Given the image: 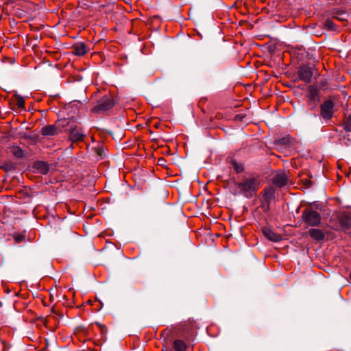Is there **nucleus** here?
<instances>
[{
	"instance_id": "f257e3e1",
	"label": "nucleus",
	"mask_w": 351,
	"mask_h": 351,
	"mask_svg": "<svg viewBox=\"0 0 351 351\" xmlns=\"http://www.w3.org/2000/svg\"><path fill=\"white\" fill-rule=\"evenodd\" d=\"M237 188L247 198L252 197L259 186L257 178H250L237 184Z\"/></svg>"
},
{
	"instance_id": "f03ea898",
	"label": "nucleus",
	"mask_w": 351,
	"mask_h": 351,
	"mask_svg": "<svg viewBox=\"0 0 351 351\" xmlns=\"http://www.w3.org/2000/svg\"><path fill=\"white\" fill-rule=\"evenodd\" d=\"M302 217L304 222L310 226H317L321 222L319 213L310 208L302 212Z\"/></svg>"
},
{
	"instance_id": "7ed1b4c3",
	"label": "nucleus",
	"mask_w": 351,
	"mask_h": 351,
	"mask_svg": "<svg viewBox=\"0 0 351 351\" xmlns=\"http://www.w3.org/2000/svg\"><path fill=\"white\" fill-rule=\"evenodd\" d=\"M114 103L111 96L103 97L93 107L92 111L94 112H104L109 110L114 106Z\"/></svg>"
},
{
	"instance_id": "20e7f679",
	"label": "nucleus",
	"mask_w": 351,
	"mask_h": 351,
	"mask_svg": "<svg viewBox=\"0 0 351 351\" xmlns=\"http://www.w3.org/2000/svg\"><path fill=\"white\" fill-rule=\"evenodd\" d=\"M298 74L300 80L304 81L306 83H308L311 80L313 71L311 67L303 64L299 67Z\"/></svg>"
},
{
	"instance_id": "39448f33",
	"label": "nucleus",
	"mask_w": 351,
	"mask_h": 351,
	"mask_svg": "<svg viewBox=\"0 0 351 351\" xmlns=\"http://www.w3.org/2000/svg\"><path fill=\"white\" fill-rule=\"evenodd\" d=\"M334 104L330 100L324 101L321 106V116L325 120H329L332 117Z\"/></svg>"
},
{
	"instance_id": "423d86ee",
	"label": "nucleus",
	"mask_w": 351,
	"mask_h": 351,
	"mask_svg": "<svg viewBox=\"0 0 351 351\" xmlns=\"http://www.w3.org/2000/svg\"><path fill=\"white\" fill-rule=\"evenodd\" d=\"M294 139L292 138L290 135H287L274 142V144L277 149H282L289 148L293 145Z\"/></svg>"
},
{
	"instance_id": "0eeeda50",
	"label": "nucleus",
	"mask_w": 351,
	"mask_h": 351,
	"mask_svg": "<svg viewBox=\"0 0 351 351\" xmlns=\"http://www.w3.org/2000/svg\"><path fill=\"white\" fill-rule=\"evenodd\" d=\"M69 138L72 141H82L84 134L81 128L75 126L70 130Z\"/></svg>"
},
{
	"instance_id": "6e6552de",
	"label": "nucleus",
	"mask_w": 351,
	"mask_h": 351,
	"mask_svg": "<svg viewBox=\"0 0 351 351\" xmlns=\"http://www.w3.org/2000/svg\"><path fill=\"white\" fill-rule=\"evenodd\" d=\"M288 182V177L287 174L284 172H280L277 173L274 179L273 183L278 187H282L285 186Z\"/></svg>"
},
{
	"instance_id": "1a4fd4ad",
	"label": "nucleus",
	"mask_w": 351,
	"mask_h": 351,
	"mask_svg": "<svg viewBox=\"0 0 351 351\" xmlns=\"http://www.w3.org/2000/svg\"><path fill=\"white\" fill-rule=\"evenodd\" d=\"M339 222L341 228L345 231L351 228V217L346 213H342L339 216Z\"/></svg>"
},
{
	"instance_id": "9d476101",
	"label": "nucleus",
	"mask_w": 351,
	"mask_h": 351,
	"mask_svg": "<svg viewBox=\"0 0 351 351\" xmlns=\"http://www.w3.org/2000/svg\"><path fill=\"white\" fill-rule=\"evenodd\" d=\"M72 53L78 56H82L87 53V48L84 43H77L73 45Z\"/></svg>"
},
{
	"instance_id": "9b49d317",
	"label": "nucleus",
	"mask_w": 351,
	"mask_h": 351,
	"mask_svg": "<svg viewBox=\"0 0 351 351\" xmlns=\"http://www.w3.org/2000/svg\"><path fill=\"white\" fill-rule=\"evenodd\" d=\"M263 232L267 239L274 242L279 241L282 239L280 234L275 233L269 228H264Z\"/></svg>"
},
{
	"instance_id": "f8f14e48",
	"label": "nucleus",
	"mask_w": 351,
	"mask_h": 351,
	"mask_svg": "<svg viewBox=\"0 0 351 351\" xmlns=\"http://www.w3.org/2000/svg\"><path fill=\"white\" fill-rule=\"evenodd\" d=\"M309 236L315 241H322L324 239L325 234L322 230L311 228L308 231Z\"/></svg>"
},
{
	"instance_id": "ddd939ff",
	"label": "nucleus",
	"mask_w": 351,
	"mask_h": 351,
	"mask_svg": "<svg viewBox=\"0 0 351 351\" xmlns=\"http://www.w3.org/2000/svg\"><path fill=\"white\" fill-rule=\"evenodd\" d=\"M332 18L340 21H346V13L341 10H334L332 13Z\"/></svg>"
},
{
	"instance_id": "4468645a",
	"label": "nucleus",
	"mask_w": 351,
	"mask_h": 351,
	"mask_svg": "<svg viewBox=\"0 0 351 351\" xmlns=\"http://www.w3.org/2000/svg\"><path fill=\"white\" fill-rule=\"evenodd\" d=\"M61 130L53 125H45V136L58 134Z\"/></svg>"
},
{
	"instance_id": "2eb2a0df",
	"label": "nucleus",
	"mask_w": 351,
	"mask_h": 351,
	"mask_svg": "<svg viewBox=\"0 0 351 351\" xmlns=\"http://www.w3.org/2000/svg\"><path fill=\"white\" fill-rule=\"evenodd\" d=\"M323 27L325 29L329 31L336 32L338 30V27L330 19H328L324 21V23H323Z\"/></svg>"
},
{
	"instance_id": "dca6fc26",
	"label": "nucleus",
	"mask_w": 351,
	"mask_h": 351,
	"mask_svg": "<svg viewBox=\"0 0 351 351\" xmlns=\"http://www.w3.org/2000/svg\"><path fill=\"white\" fill-rule=\"evenodd\" d=\"M173 348L176 351H186L187 346L184 341L177 339L173 341Z\"/></svg>"
},
{
	"instance_id": "f3484780",
	"label": "nucleus",
	"mask_w": 351,
	"mask_h": 351,
	"mask_svg": "<svg viewBox=\"0 0 351 351\" xmlns=\"http://www.w3.org/2000/svg\"><path fill=\"white\" fill-rule=\"evenodd\" d=\"M10 152L17 158H21L24 156L22 149L16 145H13L10 147Z\"/></svg>"
},
{
	"instance_id": "a211bd4d",
	"label": "nucleus",
	"mask_w": 351,
	"mask_h": 351,
	"mask_svg": "<svg viewBox=\"0 0 351 351\" xmlns=\"http://www.w3.org/2000/svg\"><path fill=\"white\" fill-rule=\"evenodd\" d=\"M49 302L51 304H53L58 298V290L56 288H51L49 290Z\"/></svg>"
},
{
	"instance_id": "6ab92c4d",
	"label": "nucleus",
	"mask_w": 351,
	"mask_h": 351,
	"mask_svg": "<svg viewBox=\"0 0 351 351\" xmlns=\"http://www.w3.org/2000/svg\"><path fill=\"white\" fill-rule=\"evenodd\" d=\"M232 167L238 173H241L244 170L243 165L237 163L236 161L232 162Z\"/></svg>"
},
{
	"instance_id": "aec40b11",
	"label": "nucleus",
	"mask_w": 351,
	"mask_h": 351,
	"mask_svg": "<svg viewBox=\"0 0 351 351\" xmlns=\"http://www.w3.org/2000/svg\"><path fill=\"white\" fill-rule=\"evenodd\" d=\"M344 129L346 131L351 132V114L347 118V120L345 121Z\"/></svg>"
},
{
	"instance_id": "412c9836",
	"label": "nucleus",
	"mask_w": 351,
	"mask_h": 351,
	"mask_svg": "<svg viewBox=\"0 0 351 351\" xmlns=\"http://www.w3.org/2000/svg\"><path fill=\"white\" fill-rule=\"evenodd\" d=\"M317 97V93L315 90H311L309 93V98L311 100H315Z\"/></svg>"
},
{
	"instance_id": "4be33fe9",
	"label": "nucleus",
	"mask_w": 351,
	"mask_h": 351,
	"mask_svg": "<svg viewBox=\"0 0 351 351\" xmlns=\"http://www.w3.org/2000/svg\"><path fill=\"white\" fill-rule=\"evenodd\" d=\"M17 106L19 108H23L24 107V101L23 99H19L17 101Z\"/></svg>"
},
{
	"instance_id": "5701e85b",
	"label": "nucleus",
	"mask_w": 351,
	"mask_h": 351,
	"mask_svg": "<svg viewBox=\"0 0 351 351\" xmlns=\"http://www.w3.org/2000/svg\"><path fill=\"white\" fill-rule=\"evenodd\" d=\"M51 319V316H47V317H45V327L47 326V324L50 322V319Z\"/></svg>"
},
{
	"instance_id": "b1692460",
	"label": "nucleus",
	"mask_w": 351,
	"mask_h": 351,
	"mask_svg": "<svg viewBox=\"0 0 351 351\" xmlns=\"http://www.w3.org/2000/svg\"><path fill=\"white\" fill-rule=\"evenodd\" d=\"M22 239L23 238L21 236L20 237H16V242H20L21 241H22Z\"/></svg>"
},
{
	"instance_id": "393cba45",
	"label": "nucleus",
	"mask_w": 351,
	"mask_h": 351,
	"mask_svg": "<svg viewBox=\"0 0 351 351\" xmlns=\"http://www.w3.org/2000/svg\"><path fill=\"white\" fill-rule=\"evenodd\" d=\"M160 123L159 122H157L154 124V127L156 128H158L160 127Z\"/></svg>"
},
{
	"instance_id": "a878e982",
	"label": "nucleus",
	"mask_w": 351,
	"mask_h": 351,
	"mask_svg": "<svg viewBox=\"0 0 351 351\" xmlns=\"http://www.w3.org/2000/svg\"><path fill=\"white\" fill-rule=\"evenodd\" d=\"M33 49L34 50L35 52H37L38 51V49H37V47L36 45H33Z\"/></svg>"
},
{
	"instance_id": "bb28decb",
	"label": "nucleus",
	"mask_w": 351,
	"mask_h": 351,
	"mask_svg": "<svg viewBox=\"0 0 351 351\" xmlns=\"http://www.w3.org/2000/svg\"><path fill=\"white\" fill-rule=\"evenodd\" d=\"M51 311H52V312H54V311H55V304H53V305L51 306Z\"/></svg>"
},
{
	"instance_id": "cd10ccee",
	"label": "nucleus",
	"mask_w": 351,
	"mask_h": 351,
	"mask_svg": "<svg viewBox=\"0 0 351 351\" xmlns=\"http://www.w3.org/2000/svg\"><path fill=\"white\" fill-rule=\"evenodd\" d=\"M45 351H47V343L46 340H45Z\"/></svg>"
},
{
	"instance_id": "c85d7f7f",
	"label": "nucleus",
	"mask_w": 351,
	"mask_h": 351,
	"mask_svg": "<svg viewBox=\"0 0 351 351\" xmlns=\"http://www.w3.org/2000/svg\"><path fill=\"white\" fill-rule=\"evenodd\" d=\"M45 173H46V172H47V165H46V164H45Z\"/></svg>"
},
{
	"instance_id": "c756f323",
	"label": "nucleus",
	"mask_w": 351,
	"mask_h": 351,
	"mask_svg": "<svg viewBox=\"0 0 351 351\" xmlns=\"http://www.w3.org/2000/svg\"><path fill=\"white\" fill-rule=\"evenodd\" d=\"M40 132H41L42 133H43V132H44V128H41Z\"/></svg>"
},
{
	"instance_id": "7c9ffc66",
	"label": "nucleus",
	"mask_w": 351,
	"mask_h": 351,
	"mask_svg": "<svg viewBox=\"0 0 351 351\" xmlns=\"http://www.w3.org/2000/svg\"><path fill=\"white\" fill-rule=\"evenodd\" d=\"M350 278L351 280V271H350Z\"/></svg>"
}]
</instances>
